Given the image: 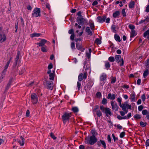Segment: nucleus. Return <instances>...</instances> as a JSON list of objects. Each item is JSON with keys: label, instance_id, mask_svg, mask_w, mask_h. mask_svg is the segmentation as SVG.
Returning a JSON list of instances; mask_svg holds the SVG:
<instances>
[{"label": "nucleus", "instance_id": "1", "mask_svg": "<svg viewBox=\"0 0 149 149\" xmlns=\"http://www.w3.org/2000/svg\"><path fill=\"white\" fill-rule=\"evenodd\" d=\"M97 141V139L94 135L87 137L85 139V142L86 143L91 145H93Z\"/></svg>", "mask_w": 149, "mask_h": 149}, {"label": "nucleus", "instance_id": "2", "mask_svg": "<svg viewBox=\"0 0 149 149\" xmlns=\"http://www.w3.org/2000/svg\"><path fill=\"white\" fill-rule=\"evenodd\" d=\"M40 11L39 8H34L32 14V17H40Z\"/></svg>", "mask_w": 149, "mask_h": 149}, {"label": "nucleus", "instance_id": "3", "mask_svg": "<svg viewBox=\"0 0 149 149\" xmlns=\"http://www.w3.org/2000/svg\"><path fill=\"white\" fill-rule=\"evenodd\" d=\"M31 100L33 104H36L38 102V97L37 95L35 93L32 94L31 95Z\"/></svg>", "mask_w": 149, "mask_h": 149}, {"label": "nucleus", "instance_id": "4", "mask_svg": "<svg viewBox=\"0 0 149 149\" xmlns=\"http://www.w3.org/2000/svg\"><path fill=\"white\" fill-rule=\"evenodd\" d=\"M6 40V36L3 32L2 28L0 27V42H2Z\"/></svg>", "mask_w": 149, "mask_h": 149}, {"label": "nucleus", "instance_id": "5", "mask_svg": "<svg viewBox=\"0 0 149 149\" xmlns=\"http://www.w3.org/2000/svg\"><path fill=\"white\" fill-rule=\"evenodd\" d=\"M71 113H65L62 116V118L64 121L68 120L69 118L71 117Z\"/></svg>", "mask_w": 149, "mask_h": 149}, {"label": "nucleus", "instance_id": "6", "mask_svg": "<svg viewBox=\"0 0 149 149\" xmlns=\"http://www.w3.org/2000/svg\"><path fill=\"white\" fill-rule=\"evenodd\" d=\"M87 72H84L83 74H80L78 76V79L79 81H81L83 79H86L87 78Z\"/></svg>", "mask_w": 149, "mask_h": 149}, {"label": "nucleus", "instance_id": "7", "mask_svg": "<svg viewBox=\"0 0 149 149\" xmlns=\"http://www.w3.org/2000/svg\"><path fill=\"white\" fill-rule=\"evenodd\" d=\"M77 21L79 24L82 25L84 24L86 20L83 18V17H77Z\"/></svg>", "mask_w": 149, "mask_h": 149}, {"label": "nucleus", "instance_id": "8", "mask_svg": "<svg viewBox=\"0 0 149 149\" xmlns=\"http://www.w3.org/2000/svg\"><path fill=\"white\" fill-rule=\"evenodd\" d=\"M47 42L48 44L50 43V42L47 41L45 39H41L40 42H39L37 43L36 44L38 45L39 47H42L45 46V44Z\"/></svg>", "mask_w": 149, "mask_h": 149}, {"label": "nucleus", "instance_id": "9", "mask_svg": "<svg viewBox=\"0 0 149 149\" xmlns=\"http://www.w3.org/2000/svg\"><path fill=\"white\" fill-rule=\"evenodd\" d=\"M46 85L47 86V88L52 90L53 88V82L49 81H47L46 82Z\"/></svg>", "mask_w": 149, "mask_h": 149}, {"label": "nucleus", "instance_id": "10", "mask_svg": "<svg viewBox=\"0 0 149 149\" xmlns=\"http://www.w3.org/2000/svg\"><path fill=\"white\" fill-rule=\"evenodd\" d=\"M106 17L105 16H98L97 17V21L100 23H102L105 20Z\"/></svg>", "mask_w": 149, "mask_h": 149}, {"label": "nucleus", "instance_id": "11", "mask_svg": "<svg viewBox=\"0 0 149 149\" xmlns=\"http://www.w3.org/2000/svg\"><path fill=\"white\" fill-rule=\"evenodd\" d=\"M111 103L112 109L116 111H117L118 110V106L117 104L114 103L113 101H111Z\"/></svg>", "mask_w": 149, "mask_h": 149}, {"label": "nucleus", "instance_id": "12", "mask_svg": "<svg viewBox=\"0 0 149 149\" xmlns=\"http://www.w3.org/2000/svg\"><path fill=\"white\" fill-rule=\"evenodd\" d=\"M116 95V94H111V93H110L108 94L107 98L108 99L114 100L115 99Z\"/></svg>", "mask_w": 149, "mask_h": 149}, {"label": "nucleus", "instance_id": "13", "mask_svg": "<svg viewBox=\"0 0 149 149\" xmlns=\"http://www.w3.org/2000/svg\"><path fill=\"white\" fill-rule=\"evenodd\" d=\"M97 145L99 146H101V144L103 146V147L104 149H106L107 147L105 142L103 140H100L97 142Z\"/></svg>", "mask_w": 149, "mask_h": 149}, {"label": "nucleus", "instance_id": "14", "mask_svg": "<svg viewBox=\"0 0 149 149\" xmlns=\"http://www.w3.org/2000/svg\"><path fill=\"white\" fill-rule=\"evenodd\" d=\"M24 138L22 136L20 137V139L17 140V141L21 146H23L24 144Z\"/></svg>", "mask_w": 149, "mask_h": 149}, {"label": "nucleus", "instance_id": "15", "mask_svg": "<svg viewBox=\"0 0 149 149\" xmlns=\"http://www.w3.org/2000/svg\"><path fill=\"white\" fill-rule=\"evenodd\" d=\"M115 58L116 62L118 63H119L120 60L121 61L122 59H123L121 58V56L120 55H116L115 56Z\"/></svg>", "mask_w": 149, "mask_h": 149}, {"label": "nucleus", "instance_id": "16", "mask_svg": "<svg viewBox=\"0 0 149 149\" xmlns=\"http://www.w3.org/2000/svg\"><path fill=\"white\" fill-rule=\"evenodd\" d=\"M142 113L143 115H146V118L149 120V111L148 112L147 110H143L142 111Z\"/></svg>", "mask_w": 149, "mask_h": 149}, {"label": "nucleus", "instance_id": "17", "mask_svg": "<svg viewBox=\"0 0 149 149\" xmlns=\"http://www.w3.org/2000/svg\"><path fill=\"white\" fill-rule=\"evenodd\" d=\"M76 47L77 48L80 50L81 52H84L85 49L82 47L81 45L78 43H77L76 44Z\"/></svg>", "mask_w": 149, "mask_h": 149}, {"label": "nucleus", "instance_id": "18", "mask_svg": "<svg viewBox=\"0 0 149 149\" xmlns=\"http://www.w3.org/2000/svg\"><path fill=\"white\" fill-rule=\"evenodd\" d=\"M107 78V75L104 73L102 74L100 77V79L101 81H104L106 80Z\"/></svg>", "mask_w": 149, "mask_h": 149}, {"label": "nucleus", "instance_id": "19", "mask_svg": "<svg viewBox=\"0 0 149 149\" xmlns=\"http://www.w3.org/2000/svg\"><path fill=\"white\" fill-rule=\"evenodd\" d=\"M105 113L106 114L107 116H108V115H111V113L110 111V109L108 108H105V110L104 111Z\"/></svg>", "mask_w": 149, "mask_h": 149}, {"label": "nucleus", "instance_id": "20", "mask_svg": "<svg viewBox=\"0 0 149 149\" xmlns=\"http://www.w3.org/2000/svg\"><path fill=\"white\" fill-rule=\"evenodd\" d=\"M48 49V47L45 45L42 47L41 48V50L43 52H47Z\"/></svg>", "mask_w": 149, "mask_h": 149}, {"label": "nucleus", "instance_id": "21", "mask_svg": "<svg viewBox=\"0 0 149 149\" xmlns=\"http://www.w3.org/2000/svg\"><path fill=\"white\" fill-rule=\"evenodd\" d=\"M86 31L88 33V34L90 36L92 35V31L90 30V28L89 27H87L86 29Z\"/></svg>", "mask_w": 149, "mask_h": 149}, {"label": "nucleus", "instance_id": "22", "mask_svg": "<svg viewBox=\"0 0 149 149\" xmlns=\"http://www.w3.org/2000/svg\"><path fill=\"white\" fill-rule=\"evenodd\" d=\"M147 36V39L149 40V29L147 30L143 33V37H146Z\"/></svg>", "mask_w": 149, "mask_h": 149}, {"label": "nucleus", "instance_id": "23", "mask_svg": "<svg viewBox=\"0 0 149 149\" xmlns=\"http://www.w3.org/2000/svg\"><path fill=\"white\" fill-rule=\"evenodd\" d=\"M20 54V53L18 51L17 53L16 57V58H15V64L16 65L18 63V60H19V58Z\"/></svg>", "mask_w": 149, "mask_h": 149}, {"label": "nucleus", "instance_id": "24", "mask_svg": "<svg viewBox=\"0 0 149 149\" xmlns=\"http://www.w3.org/2000/svg\"><path fill=\"white\" fill-rule=\"evenodd\" d=\"M136 35V33L134 30H131V38H133Z\"/></svg>", "mask_w": 149, "mask_h": 149}, {"label": "nucleus", "instance_id": "25", "mask_svg": "<svg viewBox=\"0 0 149 149\" xmlns=\"http://www.w3.org/2000/svg\"><path fill=\"white\" fill-rule=\"evenodd\" d=\"M131 98L132 102H134L135 101V94L134 93H132L131 95Z\"/></svg>", "mask_w": 149, "mask_h": 149}, {"label": "nucleus", "instance_id": "26", "mask_svg": "<svg viewBox=\"0 0 149 149\" xmlns=\"http://www.w3.org/2000/svg\"><path fill=\"white\" fill-rule=\"evenodd\" d=\"M134 2L133 1H132L130 2L129 4V7L130 8H133L134 7Z\"/></svg>", "mask_w": 149, "mask_h": 149}, {"label": "nucleus", "instance_id": "27", "mask_svg": "<svg viewBox=\"0 0 149 149\" xmlns=\"http://www.w3.org/2000/svg\"><path fill=\"white\" fill-rule=\"evenodd\" d=\"M105 66L107 70H108L110 67V63L108 61H106L105 62Z\"/></svg>", "mask_w": 149, "mask_h": 149}, {"label": "nucleus", "instance_id": "28", "mask_svg": "<svg viewBox=\"0 0 149 149\" xmlns=\"http://www.w3.org/2000/svg\"><path fill=\"white\" fill-rule=\"evenodd\" d=\"M96 113L97 117H100L102 115V113L100 110H98L97 111H96L95 112Z\"/></svg>", "mask_w": 149, "mask_h": 149}, {"label": "nucleus", "instance_id": "29", "mask_svg": "<svg viewBox=\"0 0 149 149\" xmlns=\"http://www.w3.org/2000/svg\"><path fill=\"white\" fill-rule=\"evenodd\" d=\"M120 14V13L119 11H116L113 14V17L114 18H116Z\"/></svg>", "mask_w": 149, "mask_h": 149}, {"label": "nucleus", "instance_id": "30", "mask_svg": "<svg viewBox=\"0 0 149 149\" xmlns=\"http://www.w3.org/2000/svg\"><path fill=\"white\" fill-rule=\"evenodd\" d=\"M148 74V69H147L143 73V77L145 78Z\"/></svg>", "mask_w": 149, "mask_h": 149}, {"label": "nucleus", "instance_id": "31", "mask_svg": "<svg viewBox=\"0 0 149 149\" xmlns=\"http://www.w3.org/2000/svg\"><path fill=\"white\" fill-rule=\"evenodd\" d=\"M126 102L122 104H121V105H120L119 106L120 107L122 108V110H125L126 109Z\"/></svg>", "mask_w": 149, "mask_h": 149}, {"label": "nucleus", "instance_id": "32", "mask_svg": "<svg viewBox=\"0 0 149 149\" xmlns=\"http://www.w3.org/2000/svg\"><path fill=\"white\" fill-rule=\"evenodd\" d=\"M93 110L94 114L96 111H97L98 110H99V106L98 105H96L93 108Z\"/></svg>", "mask_w": 149, "mask_h": 149}, {"label": "nucleus", "instance_id": "33", "mask_svg": "<svg viewBox=\"0 0 149 149\" xmlns=\"http://www.w3.org/2000/svg\"><path fill=\"white\" fill-rule=\"evenodd\" d=\"M114 38L115 40L118 42H120V40L119 36L117 35H115Z\"/></svg>", "mask_w": 149, "mask_h": 149}, {"label": "nucleus", "instance_id": "34", "mask_svg": "<svg viewBox=\"0 0 149 149\" xmlns=\"http://www.w3.org/2000/svg\"><path fill=\"white\" fill-rule=\"evenodd\" d=\"M134 117L136 120L139 119L141 118L140 115L138 114H136L135 115Z\"/></svg>", "mask_w": 149, "mask_h": 149}, {"label": "nucleus", "instance_id": "35", "mask_svg": "<svg viewBox=\"0 0 149 149\" xmlns=\"http://www.w3.org/2000/svg\"><path fill=\"white\" fill-rule=\"evenodd\" d=\"M72 110L74 113L77 112L79 111L77 107H73L72 108Z\"/></svg>", "mask_w": 149, "mask_h": 149}, {"label": "nucleus", "instance_id": "36", "mask_svg": "<svg viewBox=\"0 0 149 149\" xmlns=\"http://www.w3.org/2000/svg\"><path fill=\"white\" fill-rule=\"evenodd\" d=\"M49 79L51 80H53L54 79V73H50L49 74Z\"/></svg>", "mask_w": 149, "mask_h": 149}, {"label": "nucleus", "instance_id": "37", "mask_svg": "<svg viewBox=\"0 0 149 149\" xmlns=\"http://www.w3.org/2000/svg\"><path fill=\"white\" fill-rule=\"evenodd\" d=\"M95 42L97 45L100 44L101 43V41L99 38H97L95 40Z\"/></svg>", "mask_w": 149, "mask_h": 149}, {"label": "nucleus", "instance_id": "38", "mask_svg": "<svg viewBox=\"0 0 149 149\" xmlns=\"http://www.w3.org/2000/svg\"><path fill=\"white\" fill-rule=\"evenodd\" d=\"M108 60L111 62H113L115 61V58L113 57L110 56Z\"/></svg>", "mask_w": 149, "mask_h": 149}, {"label": "nucleus", "instance_id": "39", "mask_svg": "<svg viewBox=\"0 0 149 149\" xmlns=\"http://www.w3.org/2000/svg\"><path fill=\"white\" fill-rule=\"evenodd\" d=\"M140 125L143 127H145L147 124V123H144L142 121H141L140 122Z\"/></svg>", "mask_w": 149, "mask_h": 149}, {"label": "nucleus", "instance_id": "40", "mask_svg": "<svg viewBox=\"0 0 149 149\" xmlns=\"http://www.w3.org/2000/svg\"><path fill=\"white\" fill-rule=\"evenodd\" d=\"M11 81H12L11 80H10L9 81V82L8 83L7 85L6 88V90H8L10 86V85H11Z\"/></svg>", "mask_w": 149, "mask_h": 149}, {"label": "nucleus", "instance_id": "41", "mask_svg": "<svg viewBox=\"0 0 149 149\" xmlns=\"http://www.w3.org/2000/svg\"><path fill=\"white\" fill-rule=\"evenodd\" d=\"M127 103V102H126V108H127V109L131 110V106L130 105H129Z\"/></svg>", "mask_w": 149, "mask_h": 149}, {"label": "nucleus", "instance_id": "42", "mask_svg": "<svg viewBox=\"0 0 149 149\" xmlns=\"http://www.w3.org/2000/svg\"><path fill=\"white\" fill-rule=\"evenodd\" d=\"M89 26L91 30H94L95 27L94 23L93 22H91L90 23Z\"/></svg>", "mask_w": 149, "mask_h": 149}, {"label": "nucleus", "instance_id": "43", "mask_svg": "<svg viewBox=\"0 0 149 149\" xmlns=\"http://www.w3.org/2000/svg\"><path fill=\"white\" fill-rule=\"evenodd\" d=\"M5 74H2L1 76L0 77V83H1L2 81L3 78L5 77Z\"/></svg>", "mask_w": 149, "mask_h": 149}, {"label": "nucleus", "instance_id": "44", "mask_svg": "<svg viewBox=\"0 0 149 149\" xmlns=\"http://www.w3.org/2000/svg\"><path fill=\"white\" fill-rule=\"evenodd\" d=\"M41 34L39 33H33L32 34V37H38Z\"/></svg>", "mask_w": 149, "mask_h": 149}, {"label": "nucleus", "instance_id": "45", "mask_svg": "<svg viewBox=\"0 0 149 149\" xmlns=\"http://www.w3.org/2000/svg\"><path fill=\"white\" fill-rule=\"evenodd\" d=\"M129 27L130 29H131V30H134L135 29V26L132 25L130 24L129 25Z\"/></svg>", "mask_w": 149, "mask_h": 149}, {"label": "nucleus", "instance_id": "46", "mask_svg": "<svg viewBox=\"0 0 149 149\" xmlns=\"http://www.w3.org/2000/svg\"><path fill=\"white\" fill-rule=\"evenodd\" d=\"M107 100L106 98H104L102 101V104H107Z\"/></svg>", "mask_w": 149, "mask_h": 149}, {"label": "nucleus", "instance_id": "47", "mask_svg": "<svg viewBox=\"0 0 149 149\" xmlns=\"http://www.w3.org/2000/svg\"><path fill=\"white\" fill-rule=\"evenodd\" d=\"M81 86V84L79 81H78L77 83V86L78 88V90H79L80 89Z\"/></svg>", "mask_w": 149, "mask_h": 149}, {"label": "nucleus", "instance_id": "48", "mask_svg": "<svg viewBox=\"0 0 149 149\" xmlns=\"http://www.w3.org/2000/svg\"><path fill=\"white\" fill-rule=\"evenodd\" d=\"M121 13L123 17H125L126 16V13L125 12V9H123L122 10Z\"/></svg>", "mask_w": 149, "mask_h": 149}, {"label": "nucleus", "instance_id": "49", "mask_svg": "<svg viewBox=\"0 0 149 149\" xmlns=\"http://www.w3.org/2000/svg\"><path fill=\"white\" fill-rule=\"evenodd\" d=\"M25 71V69L24 68H22L21 70V71H20L19 74L20 75H22L23 74Z\"/></svg>", "mask_w": 149, "mask_h": 149}, {"label": "nucleus", "instance_id": "50", "mask_svg": "<svg viewBox=\"0 0 149 149\" xmlns=\"http://www.w3.org/2000/svg\"><path fill=\"white\" fill-rule=\"evenodd\" d=\"M125 134V133L124 132H122L120 134V137L121 138H123Z\"/></svg>", "mask_w": 149, "mask_h": 149}, {"label": "nucleus", "instance_id": "51", "mask_svg": "<svg viewBox=\"0 0 149 149\" xmlns=\"http://www.w3.org/2000/svg\"><path fill=\"white\" fill-rule=\"evenodd\" d=\"M71 47L72 49H75L74 43L72 42L71 43Z\"/></svg>", "mask_w": 149, "mask_h": 149}, {"label": "nucleus", "instance_id": "52", "mask_svg": "<svg viewBox=\"0 0 149 149\" xmlns=\"http://www.w3.org/2000/svg\"><path fill=\"white\" fill-rule=\"evenodd\" d=\"M50 135L51 137L54 140H55L56 139V137L54 136V134L52 133H51Z\"/></svg>", "mask_w": 149, "mask_h": 149}, {"label": "nucleus", "instance_id": "53", "mask_svg": "<svg viewBox=\"0 0 149 149\" xmlns=\"http://www.w3.org/2000/svg\"><path fill=\"white\" fill-rule=\"evenodd\" d=\"M116 28V26L115 25H113L111 26V29L114 32H115L116 31V30L115 29Z\"/></svg>", "mask_w": 149, "mask_h": 149}, {"label": "nucleus", "instance_id": "54", "mask_svg": "<svg viewBox=\"0 0 149 149\" xmlns=\"http://www.w3.org/2000/svg\"><path fill=\"white\" fill-rule=\"evenodd\" d=\"M141 99L143 101H144L146 99V97L145 94H143L141 97Z\"/></svg>", "mask_w": 149, "mask_h": 149}, {"label": "nucleus", "instance_id": "55", "mask_svg": "<svg viewBox=\"0 0 149 149\" xmlns=\"http://www.w3.org/2000/svg\"><path fill=\"white\" fill-rule=\"evenodd\" d=\"M30 111L29 110H27L26 113V117H29V116Z\"/></svg>", "mask_w": 149, "mask_h": 149}, {"label": "nucleus", "instance_id": "56", "mask_svg": "<svg viewBox=\"0 0 149 149\" xmlns=\"http://www.w3.org/2000/svg\"><path fill=\"white\" fill-rule=\"evenodd\" d=\"M105 108L103 106H101L100 107V109L103 111L104 112L105 110Z\"/></svg>", "mask_w": 149, "mask_h": 149}, {"label": "nucleus", "instance_id": "57", "mask_svg": "<svg viewBox=\"0 0 149 149\" xmlns=\"http://www.w3.org/2000/svg\"><path fill=\"white\" fill-rule=\"evenodd\" d=\"M107 140L109 142L111 143V138L110 137V136L109 135H108L107 136Z\"/></svg>", "mask_w": 149, "mask_h": 149}, {"label": "nucleus", "instance_id": "58", "mask_svg": "<svg viewBox=\"0 0 149 149\" xmlns=\"http://www.w3.org/2000/svg\"><path fill=\"white\" fill-rule=\"evenodd\" d=\"M117 101L119 102V105H121V101H122V99H121V98H117Z\"/></svg>", "mask_w": 149, "mask_h": 149}, {"label": "nucleus", "instance_id": "59", "mask_svg": "<svg viewBox=\"0 0 149 149\" xmlns=\"http://www.w3.org/2000/svg\"><path fill=\"white\" fill-rule=\"evenodd\" d=\"M146 147L149 146V139L147 140L146 142Z\"/></svg>", "mask_w": 149, "mask_h": 149}, {"label": "nucleus", "instance_id": "60", "mask_svg": "<svg viewBox=\"0 0 149 149\" xmlns=\"http://www.w3.org/2000/svg\"><path fill=\"white\" fill-rule=\"evenodd\" d=\"M53 67V65L52 63H50L48 67V68L49 70H50L52 69Z\"/></svg>", "mask_w": 149, "mask_h": 149}, {"label": "nucleus", "instance_id": "61", "mask_svg": "<svg viewBox=\"0 0 149 149\" xmlns=\"http://www.w3.org/2000/svg\"><path fill=\"white\" fill-rule=\"evenodd\" d=\"M9 64L10 63H9V62H7L6 65L4 67V68L7 69L9 66Z\"/></svg>", "mask_w": 149, "mask_h": 149}, {"label": "nucleus", "instance_id": "62", "mask_svg": "<svg viewBox=\"0 0 149 149\" xmlns=\"http://www.w3.org/2000/svg\"><path fill=\"white\" fill-rule=\"evenodd\" d=\"M143 108V106L142 105H140L139 106L138 109L139 111H141L142 110Z\"/></svg>", "mask_w": 149, "mask_h": 149}, {"label": "nucleus", "instance_id": "63", "mask_svg": "<svg viewBox=\"0 0 149 149\" xmlns=\"http://www.w3.org/2000/svg\"><path fill=\"white\" fill-rule=\"evenodd\" d=\"M146 12L148 13L149 12V5H148L146 8L145 10Z\"/></svg>", "mask_w": 149, "mask_h": 149}, {"label": "nucleus", "instance_id": "64", "mask_svg": "<svg viewBox=\"0 0 149 149\" xmlns=\"http://www.w3.org/2000/svg\"><path fill=\"white\" fill-rule=\"evenodd\" d=\"M146 23H147L149 22V17L148 16L145 19Z\"/></svg>", "mask_w": 149, "mask_h": 149}]
</instances>
